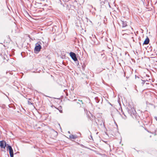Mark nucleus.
Here are the masks:
<instances>
[{
  "label": "nucleus",
  "instance_id": "obj_22",
  "mask_svg": "<svg viewBox=\"0 0 157 157\" xmlns=\"http://www.w3.org/2000/svg\"><path fill=\"white\" fill-rule=\"evenodd\" d=\"M66 96H68V94L67 93H66Z\"/></svg>",
  "mask_w": 157,
  "mask_h": 157
},
{
  "label": "nucleus",
  "instance_id": "obj_13",
  "mask_svg": "<svg viewBox=\"0 0 157 157\" xmlns=\"http://www.w3.org/2000/svg\"><path fill=\"white\" fill-rule=\"evenodd\" d=\"M4 145H6V147H7V146H8V145H9V144H7L6 143V142L5 141V143L4 144Z\"/></svg>",
  "mask_w": 157,
  "mask_h": 157
},
{
  "label": "nucleus",
  "instance_id": "obj_16",
  "mask_svg": "<svg viewBox=\"0 0 157 157\" xmlns=\"http://www.w3.org/2000/svg\"><path fill=\"white\" fill-rule=\"evenodd\" d=\"M6 55H5L4 56V58L5 59V58H6Z\"/></svg>",
  "mask_w": 157,
  "mask_h": 157
},
{
  "label": "nucleus",
  "instance_id": "obj_25",
  "mask_svg": "<svg viewBox=\"0 0 157 157\" xmlns=\"http://www.w3.org/2000/svg\"><path fill=\"white\" fill-rule=\"evenodd\" d=\"M8 59H7L6 60V61H8Z\"/></svg>",
  "mask_w": 157,
  "mask_h": 157
},
{
  "label": "nucleus",
  "instance_id": "obj_11",
  "mask_svg": "<svg viewBox=\"0 0 157 157\" xmlns=\"http://www.w3.org/2000/svg\"><path fill=\"white\" fill-rule=\"evenodd\" d=\"M142 85H144L145 82V80H142Z\"/></svg>",
  "mask_w": 157,
  "mask_h": 157
},
{
  "label": "nucleus",
  "instance_id": "obj_12",
  "mask_svg": "<svg viewBox=\"0 0 157 157\" xmlns=\"http://www.w3.org/2000/svg\"><path fill=\"white\" fill-rule=\"evenodd\" d=\"M122 112L123 114L124 115V116H125V117H124V119H125L126 118V115L122 111Z\"/></svg>",
  "mask_w": 157,
  "mask_h": 157
},
{
  "label": "nucleus",
  "instance_id": "obj_24",
  "mask_svg": "<svg viewBox=\"0 0 157 157\" xmlns=\"http://www.w3.org/2000/svg\"><path fill=\"white\" fill-rule=\"evenodd\" d=\"M106 3L105 1V2H104V3L105 4Z\"/></svg>",
  "mask_w": 157,
  "mask_h": 157
},
{
  "label": "nucleus",
  "instance_id": "obj_23",
  "mask_svg": "<svg viewBox=\"0 0 157 157\" xmlns=\"http://www.w3.org/2000/svg\"><path fill=\"white\" fill-rule=\"evenodd\" d=\"M80 101L81 102H82V103H83L82 101L81 100V101Z\"/></svg>",
  "mask_w": 157,
  "mask_h": 157
},
{
  "label": "nucleus",
  "instance_id": "obj_21",
  "mask_svg": "<svg viewBox=\"0 0 157 157\" xmlns=\"http://www.w3.org/2000/svg\"><path fill=\"white\" fill-rule=\"evenodd\" d=\"M108 5H109V7H110V5H109V3H108Z\"/></svg>",
  "mask_w": 157,
  "mask_h": 157
},
{
  "label": "nucleus",
  "instance_id": "obj_7",
  "mask_svg": "<svg viewBox=\"0 0 157 157\" xmlns=\"http://www.w3.org/2000/svg\"><path fill=\"white\" fill-rule=\"evenodd\" d=\"M121 21L122 24V27L124 28L127 26V23L126 21Z\"/></svg>",
  "mask_w": 157,
  "mask_h": 157
},
{
  "label": "nucleus",
  "instance_id": "obj_10",
  "mask_svg": "<svg viewBox=\"0 0 157 157\" xmlns=\"http://www.w3.org/2000/svg\"><path fill=\"white\" fill-rule=\"evenodd\" d=\"M95 101H96V102H97V103H98L99 102V101L98 100V97H96V98H95Z\"/></svg>",
  "mask_w": 157,
  "mask_h": 157
},
{
  "label": "nucleus",
  "instance_id": "obj_2",
  "mask_svg": "<svg viewBox=\"0 0 157 157\" xmlns=\"http://www.w3.org/2000/svg\"><path fill=\"white\" fill-rule=\"evenodd\" d=\"M40 43L38 42L35 44V47L34 48V51L37 52H39L41 49V46L40 45Z\"/></svg>",
  "mask_w": 157,
  "mask_h": 157
},
{
  "label": "nucleus",
  "instance_id": "obj_6",
  "mask_svg": "<svg viewBox=\"0 0 157 157\" xmlns=\"http://www.w3.org/2000/svg\"><path fill=\"white\" fill-rule=\"evenodd\" d=\"M149 42V39L148 37H147V38L145 39V40H144V42L143 43V45L147 44H148Z\"/></svg>",
  "mask_w": 157,
  "mask_h": 157
},
{
  "label": "nucleus",
  "instance_id": "obj_8",
  "mask_svg": "<svg viewBox=\"0 0 157 157\" xmlns=\"http://www.w3.org/2000/svg\"><path fill=\"white\" fill-rule=\"evenodd\" d=\"M69 138L70 139H75L77 138V136L76 135H71L69 136Z\"/></svg>",
  "mask_w": 157,
  "mask_h": 157
},
{
  "label": "nucleus",
  "instance_id": "obj_19",
  "mask_svg": "<svg viewBox=\"0 0 157 157\" xmlns=\"http://www.w3.org/2000/svg\"><path fill=\"white\" fill-rule=\"evenodd\" d=\"M68 133H69V134H70V132L69 131L68 132Z\"/></svg>",
  "mask_w": 157,
  "mask_h": 157
},
{
  "label": "nucleus",
  "instance_id": "obj_14",
  "mask_svg": "<svg viewBox=\"0 0 157 157\" xmlns=\"http://www.w3.org/2000/svg\"><path fill=\"white\" fill-rule=\"evenodd\" d=\"M10 157H13V154H10Z\"/></svg>",
  "mask_w": 157,
  "mask_h": 157
},
{
  "label": "nucleus",
  "instance_id": "obj_3",
  "mask_svg": "<svg viewBox=\"0 0 157 157\" xmlns=\"http://www.w3.org/2000/svg\"><path fill=\"white\" fill-rule=\"evenodd\" d=\"M70 55L71 58L75 61H78V59L76 57V54L72 52H71L70 53Z\"/></svg>",
  "mask_w": 157,
  "mask_h": 157
},
{
  "label": "nucleus",
  "instance_id": "obj_1",
  "mask_svg": "<svg viewBox=\"0 0 157 157\" xmlns=\"http://www.w3.org/2000/svg\"><path fill=\"white\" fill-rule=\"evenodd\" d=\"M128 112L133 118L135 117L136 112L133 107H131L130 108L129 107L128 108Z\"/></svg>",
  "mask_w": 157,
  "mask_h": 157
},
{
  "label": "nucleus",
  "instance_id": "obj_5",
  "mask_svg": "<svg viewBox=\"0 0 157 157\" xmlns=\"http://www.w3.org/2000/svg\"><path fill=\"white\" fill-rule=\"evenodd\" d=\"M5 141L4 140H2L0 141V146L2 148H5L6 145H4Z\"/></svg>",
  "mask_w": 157,
  "mask_h": 157
},
{
  "label": "nucleus",
  "instance_id": "obj_4",
  "mask_svg": "<svg viewBox=\"0 0 157 157\" xmlns=\"http://www.w3.org/2000/svg\"><path fill=\"white\" fill-rule=\"evenodd\" d=\"M7 149L9 150L10 154H13V150L11 146L8 145V146H7Z\"/></svg>",
  "mask_w": 157,
  "mask_h": 157
},
{
  "label": "nucleus",
  "instance_id": "obj_18",
  "mask_svg": "<svg viewBox=\"0 0 157 157\" xmlns=\"http://www.w3.org/2000/svg\"><path fill=\"white\" fill-rule=\"evenodd\" d=\"M55 133H56V135H57V134H58V133H57V132H55Z\"/></svg>",
  "mask_w": 157,
  "mask_h": 157
},
{
  "label": "nucleus",
  "instance_id": "obj_15",
  "mask_svg": "<svg viewBox=\"0 0 157 157\" xmlns=\"http://www.w3.org/2000/svg\"><path fill=\"white\" fill-rule=\"evenodd\" d=\"M155 119L156 120V121H157V117H154Z\"/></svg>",
  "mask_w": 157,
  "mask_h": 157
},
{
  "label": "nucleus",
  "instance_id": "obj_20",
  "mask_svg": "<svg viewBox=\"0 0 157 157\" xmlns=\"http://www.w3.org/2000/svg\"><path fill=\"white\" fill-rule=\"evenodd\" d=\"M156 130H157V128L156 129V130H155V132H156Z\"/></svg>",
  "mask_w": 157,
  "mask_h": 157
},
{
  "label": "nucleus",
  "instance_id": "obj_17",
  "mask_svg": "<svg viewBox=\"0 0 157 157\" xmlns=\"http://www.w3.org/2000/svg\"><path fill=\"white\" fill-rule=\"evenodd\" d=\"M29 104H32V103L31 102H29Z\"/></svg>",
  "mask_w": 157,
  "mask_h": 157
},
{
  "label": "nucleus",
  "instance_id": "obj_9",
  "mask_svg": "<svg viewBox=\"0 0 157 157\" xmlns=\"http://www.w3.org/2000/svg\"><path fill=\"white\" fill-rule=\"evenodd\" d=\"M62 109V108L61 106H59L57 109L59 111V112L61 113H62L63 112Z\"/></svg>",
  "mask_w": 157,
  "mask_h": 157
}]
</instances>
